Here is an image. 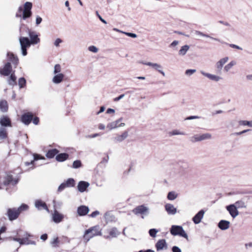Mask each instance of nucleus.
Instances as JSON below:
<instances>
[{"label":"nucleus","mask_w":252,"mask_h":252,"mask_svg":"<svg viewBox=\"0 0 252 252\" xmlns=\"http://www.w3.org/2000/svg\"><path fill=\"white\" fill-rule=\"evenodd\" d=\"M170 233L173 236H179L188 239V234L180 225H173L170 229Z\"/></svg>","instance_id":"nucleus-1"},{"label":"nucleus","mask_w":252,"mask_h":252,"mask_svg":"<svg viewBox=\"0 0 252 252\" xmlns=\"http://www.w3.org/2000/svg\"><path fill=\"white\" fill-rule=\"evenodd\" d=\"M19 39L22 55L25 56L28 54L27 48L30 47L32 44L28 37L20 36Z\"/></svg>","instance_id":"nucleus-2"},{"label":"nucleus","mask_w":252,"mask_h":252,"mask_svg":"<svg viewBox=\"0 0 252 252\" xmlns=\"http://www.w3.org/2000/svg\"><path fill=\"white\" fill-rule=\"evenodd\" d=\"M100 234V232L99 230L98 226H95L85 231L84 238L88 241L90 238Z\"/></svg>","instance_id":"nucleus-3"},{"label":"nucleus","mask_w":252,"mask_h":252,"mask_svg":"<svg viewBox=\"0 0 252 252\" xmlns=\"http://www.w3.org/2000/svg\"><path fill=\"white\" fill-rule=\"evenodd\" d=\"M212 138V135L209 133H206L202 134H195L190 137V141L192 143H196L203 140L210 139Z\"/></svg>","instance_id":"nucleus-4"},{"label":"nucleus","mask_w":252,"mask_h":252,"mask_svg":"<svg viewBox=\"0 0 252 252\" xmlns=\"http://www.w3.org/2000/svg\"><path fill=\"white\" fill-rule=\"evenodd\" d=\"M32 4L31 2L27 1L24 5V11L22 14V19L26 20L31 17L32 15Z\"/></svg>","instance_id":"nucleus-5"},{"label":"nucleus","mask_w":252,"mask_h":252,"mask_svg":"<svg viewBox=\"0 0 252 252\" xmlns=\"http://www.w3.org/2000/svg\"><path fill=\"white\" fill-rule=\"evenodd\" d=\"M26 31L30 36L29 41L32 45L37 44L40 42V38L35 32L31 31L28 28H26Z\"/></svg>","instance_id":"nucleus-6"},{"label":"nucleus","mask_w":252,"mask_h":252,"mask_svg":"<svg viewBox=\"0 0 252 252\" xmlns=\"http://www.w3.org/2000/svg\"><path fill=\"white\" fill-rule=\"evenodd\" d=\"M132 212L136 215L139 214L142 215V216L141 218L144 219V215H147L149 214V208L147 207L142 205L135 208L132 210Z\"/></svg>","instance_id":"nucleus-7"},{"label":"nucleus","mask_w":252,"mask_h":252,"mask_svg":"<svg viewBox=\"0 0 252 252\" xmlns=\"http://www.w3.org/2000/svg\"><path fill=\"white\" fill-rule=\"evenodd\" d=\"M18 235H19V236H22V235H20L19 233H18ZM22 236L25 237L23 238L13 237L12 238V239L13 241H16V242H18L21 245H25V244L29 245V242L30 241V240L29 239L28 237H31V235L30 234H29V233H28L27 232H25L24 234Z\"/></svg>","instance_id":"nucleus-8"},{"label":"nucleus","mask_w":252,"mask_h":252,"mask_svg":"<svg viewBox=\"0 0 252 252\" xmlns=\"http://www.w3.org/2000/svg\"><path fill=\"white\" fill-rule=\"evenodd\" d=\"M19 211L16 208L8 209L7 212V216L10 220H16L19 215Z\"/></svg>","instance_id":"nucleus-9"},{"label":"nucleus","mask_w":252,"mask_h":252,"mask_svg":"<svg viewBox=\"0 0 252 252\" xmlns=\"http://www.w3.org/2000/svg\"><path fill=\"white\" fill-rule=\"evenodd\" d=\"M228 57H224L221 58L216 63L215 67L218 72L220 73L221 72L223 65L228 61Z\"/></svg>","instance_id":"nucleus-10"},{"label":"nucleus","mask_w":252,"mask_h":252,"mask_svg":"<svg viewBox=\"0 0 252 252\" xmlns=\"http://www.w3.org/2000/svg\"><path fill=\"white\" fill-rule=\"evenodd\" d=\"M226 209L229 212L230 215L233 219L239 215V211L236 207L233 204L226 206Z\"/></svg>","instance_id":"nucleus-11"},{"label":"nucleus","mask_w":252,"mask_h":252,"mask_svg":"<svg viewBox=\"0 0 252 252\" xmlns=\"http://www.w3.org/2000/svg\"><path fill=\"white\" fill-rule=\"evenodd\" d=\"M157 251L166 250L168 248V245L165 239H160L158 241L155 245Z\"/></svg>","instance_id":"nucleus-12"},{"label":"nucleus","mask_w":252,"mask_h":252,"mask_svg":"<svg viewBox=\"0 0 252 252\" xmlns=\"http://www.w3.org/2000/svg\"><path fill=\"white\" fill-rule=\"evenodd\" d=\"M33 115L31 112H27L23 114L21 118V121L25 125H28L32 121Z\"/></svg>","instance_id":"nucleus-13"},{"label":"nucleus","mask_w":252,"mask_h":252,"mask_svg":"<svg viewBox=\"0 0 252 252\" xmlns=\"http://www.w3.org/2000/svg\"><path fill=\"white\" fill-rule=\"evenodd\" d=\"M12 71V65L9 62H7L5 64L3 68H0V73L1 75L7 76Z\"/></svg>","instance_id":"nucleus-14"},{"label":"nucleus","mask_w":252,"mask_h":252,"mask_svg":"<svg viewBox=\"0 0 252 252\" xmlns=\"http://www.w3.org/2000/svg\"><path fill=\"white\" fill-rule=\"evenodd\" d=\"M200 72L203 76L207 77L210 80L215 82H219L222 80L223 79L222 77H221L220 76L211 74L209 73H207L204 71H201Z\"/></svg>","instance_id":"nucleus-15"},{"label":"nucleus","mask_w":252,"mask_h":252,"mask_svg":"<svg viewBox=\"0 0 252 252\" xmlns=\"http://www.w3.org/2000/svg\"><path fill=\"white\" fill-rule=\"evenodd\" d=\"M64 218L63 215L60 213L57 210H55L52 214V220L56 223L62 222Z\"/></svg>","instance_id":"nucleus-16"},{"label":"nucleus","mask_w":252,"mask_h":252,"mask_svg":"<svg viewBox=\"0 0 252 252\" xmlns=\"http://www.w3.org/2000/svg\"><path fill=\"white\" fill-rule=\"evenodd\" d=\"M0 125L1 127H11L12 126L11 121L7 116H2L0 118Z\"/></svg>","instance_id":"nucleus-17"},{"label":"nucleus","mask_w":252,"mask_h":252,"mask_svg":"<svg viewBox=\"0 0 252 252\" xmlns=\"http://www.w3.org/2000/svg\"><path fill=\"white\" fill-rule=\"evenodd\" d=\"M142 63L146 65H148V66L152 67L156 70H158L163 76H165V73L161 69L162 67L160 64L157 63H152L151 62H146V63L142 62Z\"/></svg>","instance_id":"nucleus-18"},{"label":"nucleus","mask_w":252,"mask_h":252,"mask_svg":"<svg viewBox=\"0 0 252 252\" xmlns=\"http://www.w3.org/2000/svg\"><path fill=\"white\" fill-rule=\"evenodd\" d=\"M123 118H120L119 119L111 123V129L117 128L120 127H124L126 124L123 122Z\"/></svg>","instance_id":"nucleus-19"},{"label":"nucleus","mask_w":252,"mask_h":252,"mask_svg":"<svg viewBox=\"0 0 252 252\" xmlns=\"http://www.w3.org/2000/svg\"><path fill=\"white\" fill-rule=\"evenodd\" d=\"M89 208L88 206L81 205L77 208V213L80 216L86 215L89 212Z\"/></svg>","instance_id":"nucleus-20"},{"label":"nucleus","mask_w":252,"mask_h":252,"mask_svg":"<svg viewBox=\"0 0 252 252\" xmlns=\"http://www.w3.org/2000/svg\"><path fill=\"white\" fill-rule=\"evenodd\" d=\"M128 136V132L124 131L121 134L117 135L114 137V140L116 142H121L125 140Z\"/></svg>","instance_id":"nucleus-21"},{"label":"nucleus","mask_w":252,"mask_h":252,"mask_svg":"<svg viewBox=\"0 0 252 252\" xmlns=\"http://www.w3.org/2000/svg\"><path fill=\"white\" fill-rule=\"evenodd\" d=\"M205 212L201 210L199 211L192 218V220L195 224H198L200 222L201 220L203 218Z\"/></svg>","instance_id":"nucleus-22"},{"label":"nucleus","mask_w":252,"mask_h":252,"mask_svg":"<svg viewBox=\"0 0 252 252\" xmlns=\"http://www.w3.org/2000/svg\"><path fill=\"white\" fill-rule=\"evenodd\" d=\"M7 56L8 60L11 62L14 65L17 66L19 63V59L17 56L15 55L13 53L7 52Z\"/></svg>","instance_id":"nucleus-23"},{"label":"nucleus","mask_w":252,"mask_h":252,"mask_svg":"<svg viewBox=\"0 0 252 252\" xmlns=\"http://www.w3.org/2000/svg\"><path fill=\"white\" fill-rule=\"evenodd\" d=\"M18 182V179H14L13 176L12 175H8L6 178L4 182V184L5 185H8L11 184L12 185H15Z\"/></svg>","instance_id":"nucleus-24"},{"label":"nucleus","mask_w":252,"mask_h":252,"mask_svg":"<svg viewBox=\"0 0 252 252\" xmlns=\"http://www.w3.org/2000/svg\"><path fill=\"white\" fill-rule=\"evenodd\" d=\"M35 207L38 210L44 209L49 212V209L46 204L41 200H37L35 201Z\"/></svg>","instance_id":"nucleus-25"},{"label":"nucleus","mask_w":252,"mask_h":252,"mask_svg":"<svg viewBox=\"0 0 252 252\" xmlns=\"http://www.w3.org/2000/svg\"><path fill=\"white\" fill-rule=\"evenodd\" d=\"M89 183L87 182L83 181H80L77 186L78 190L81 192H83L86 190L87 188L89 187Z\"/></svg>","instance_id":"nucleus-26"},{"label":"nucleus","mask_w":252,"mask_h":252,"mask_svg":"<svg viewBox=\"0 0 252 252\" xmlns=\"http://www.w3.org/2000/svg\"><path fill=\"white\" fill-rule=\"evenodd\" d=\"M165 209L169 215H174L177 213V209L173 205L170 203L165 204Z\"/></svg>","instance_id":"nucleus-27"},{"label":"nucleus","mask_w":252,"mask_h":252,"mask_svg":"<svg viewBox=\"0 0 252 252\" xmlns=\"http://www.w3.org/2000/svg\"><path fill=\"white\" fill-rule=\"evenodd\" d=\"M193 33H194L195 35H196L197 36L205 37L207 38H209L213 40L218 41L220 42H221L220 39L211 36L209 35L205 34V33H203L202 32H201L199 31H194L193 32Z\"/></svg>","instance_id":"nucleus-28"},{"label":"nucleus","mask_w":252,"mask_h":252,"mask_svg":"<svg viewBox=\"0 0 252 252\" xmlns=\"http://www.w3.org/2000/svg\"><path fill=\"white\" fill-rule=\"evenodd\" d=\"M229 225L230 222L226 220H221L218 223V227L222 230L227 229Z\"/></svg>","instance_id":"nucleus-29"},{"label":"nucleus","mask_w":252,"mask_h":252,"mask_svg":"<svg viewBox=\"0 0 252 252\" xmlns=\"http://www.w3.org/2000/svg\"><path fill=\"white\" fill-rule=\"evenodd\" d=\"M64 76L63 73H58L56 74L52 79V82L54 84H59L63 81Z\"/></svg>","instance_id":"nucleus-30"},{"label":"nucleus","mask_w":252,"mask_h":252,"mask_svg":"<svg viewBox=\"0 0 252 252\" xmlns=\"http://www.w3.org/2000/svg\"><path fill=\"white\" fill-rule=\"evenodd\" d=\"M68 158V155L65 153L57 154L56 157V159L59 162H63Z\"/></svg>","instance_id":"nucleus-31"},{"label":"nucleus","mask_w":252,"mask_h":252,"mask_svg":"<svg viewBox=\"0 0 252 252\" xmlns=\"http://www.w3.org/2000/svg\"><path fill=\"white\" fill-rule=\"evenodd\" d=\"M233 204L234 205L237 209H244L247 207L246 203L243 200H238Z\"/></svg>","instance_id":"nucleus-32"},{"label":"nucleus","mask_w":252,"mask_h":252,"mask_svg":"<svg viewBox=\"0 0 252 252\" xmlns=\"http://www.w3.org/2000/svg\"><path fill=\"white\" fill-rule=\"evenodd\" d=\"M189 49V46L185 45L182 46L178 52V55L180 56H184Z\"/></svg>","instance_id":"nucleus-33"},{"label":"nucleus","mask_w":252,"mask_h":252,"mask_svg":"<svg viewBox=\"0 0 252 252\" xmlns=\"http://www.w3.org/2000/svg\"><path fill=\"white\" fill-rule=\"evenodd\" d=\"M59 150L57 149H53L48 150L46 154V156L47 158H52L55 157V155H57L59 153Z\"/></svg>","instance_id":"nucleus-34"},{"label":"nucleus","mask_w":252,"mask_h":252,"mask_svg":"<svg viewBox=\"0 0 252 252\" xmlns=\"http://www.w3.org/2000/svg\"><path fill=\"white\" fill-rule=\"evenodd\" d=\"M8 106L6 101L2 100L0 101V110L2 112H7L8 110Z\"/></svg>","instance_id":"nucleus-35"},{"label":"nucleus","mask_w":252,"mask_h":252,"mask_svg":"<svg viewBox=\"0 0 252 252\" xmlns=\"http://www.w3.org/2000/svg\"><path fill=\"white\" fill-rule=\"evenodd\" d=\"M237 64V63L234 60L231 61L228 64L225 65L224 67V70L225 72H228L232 67L235 65Z\"/></svg>","instance_id":"nucleus-36"},{"label":"nucleus","mask_w":252,"mask_h":252,"mask_svg":"<svg viewBox=\"0 0 252 252\" xmlns=\"http://www.w3.org/2000/svg\"><path fill=\"white\" fill-rule=\"evenodd\" d=\"M40 159H44L45 158L44 157H42L40 155L34 154H33V160H32L30 162H27L25 163V164L27 166L30 165L31 164H33L35 161H36Z\"/></svg>","instance_id":"nucleus-37"},{"label":"nucleus","mask_w":252,"mask_h":252,"mask_svg":"<svg viewBox=\"0 0 252 252\" xmlns=\"http://www.w3.org/2000/svg\"><path fill=\"white\" fill-rule=\"evenodd\" d=\"M6 129L4 127H0V140H3L7 137Z\"/></svg>","instance_id":"nucleus-38"},{"label":"nucleus","mask_w":252,"mask_h":252,"mask_svg":"<svg viewBox=\"0 0 252 252\" xmlns=\"http://www.w3.org/2000/svg\"><path fill=\"white\" fill-rule=\"evenodd\" d=\"M67 188L73 187L75 186V182L73 178H68L65 182H64Z\"/></svg>","instance_id":"nucleus-39"},{"label":"nucleus","mask_w":252,"mask_h":252,"mask_svg":"<svg viewBox=\"0 0 252 252\" xmlns=\"http://www.w3.org/2000/svg\"><path fill=\"white\" fill-rule=\"evenodd\" d=\"M169 135H170V136L178 135H186V133L185 132L180 131L178 129H174V130L170 131L169 133Z\"/></svg>","instance_id":"nucleus-40"},{"label":"nucleus","mask_w":252,"mask_h":252,"mask_svg":"<svg viewBox=\"0 0 252 252\" xmlns=\"http://www.w3.org/2000/svg\"><path fill=\"white\" fill-rule=\"evenodd\" d=\"M26 84V80L24 77H21L18 80V85L20 89L25 87Z\"/></svg>","instance_id":"nucleus-41"},{"label":"nucleus","mask_w":252,"mask_h":252,"mask_svg":"<svg viewBox=\"0 0 252 252\" xmlns=\"http://www.w3.org/2000/svg\"><path fill=\"white\" fill-rule=\"evenodd\" d=\"M177 197V194L174 191H170L167 195V198L170 200H174Z\"/></svg>","instance_id":"nucleus-42"},{"label":"nucleus","mask_w":252,"mask_h":252,"mask_svg":"<svg viewBox=\"0 0 252 252\" xmlns=\"http://www.w3.org/2000/svg\"><path fill=\"white\" fill-rule=\"evenodd\" d=\"M16 77L14 74H11L9 79L8 80V84L10 85H14L16 84Z\"/></svg>","instance_id":"nucleus-43"},{"label":"nucleus","mask_w":252,"mask_h":252,"mask_svg":"<svg viewBox=\"0 0 252 252\" xmlns=\"http://www.w3.org/2000/svg\"><path fill=\"white\" fill-rule=\"evenodd\" d=\"M103 220L106 224L110 222V211H107L104 215Z\"/></svg>","instance_id":"nucleus-44"},{"label":"nucleus","mask_w":252,"mask_h":252,"mask_svg":"<svg viewBox=\"0 0 252 252\" xmlns=\"http://www.w3.org/2000/svg\"><path fill=\"white\" fill-rule=\"evenodd\" d=\"M113 30L120 32L121 33H123L129 37H132V38H136L137 37V35L135 33H131V32H122L119 30H118L116 28L113 29Z\"/></svg>","instance_id":"nucleus-45"},{"label":"nucleus","mask_w":252,"mask_h":252,"mask_svg":"<svg viewBox=\"0 0 252 252\" xmlns=\"http://www.w3.org/2000/svg\"><path fill=\"white\" fill-rule=\"evenodd\" d=\"M23 11L24 8L22 6H19L18 9V11L16 14V17L17 18H21L22 19V14L23 13Z\"/></svg>","instance_id":"nucleus-46"},{"label":"nucleus","mask_w":252,"mask_h":252,"mask_svg":"<svg viewBox=\"0 0 252 252\" xmlns=\"http://www.w3.org/2000/svg\"><path fill=\"white\" fill-rule=\"evenodd\" d=\"M82 166V163L81 160H76L73 161L72 164V168L74 169L78 168Z\"/></svg>","instance_id":"nucleus-47"},{"label":"nucleus","mask_w":252,"mask_h":252,"mask_svg":"<svg viewBox=\"0 0 252 252\" xmlns=\"http://www.w3.org/2000/svg\"><path fill=\"white\" fill-rule=\"evenodd\" d=\"M158 232V231L157 229L155 228H152L149 230V233L151 237L155 238L156 237L157 233Z\"/></svg>","instance_id":"nucleus-48"},{"label":"nucleus","mask_w":252,"mask_h":252,"mask_svg":"<svg viewBox=\"0 0 252 252\" xmlns=\"http://www.w3.org/2000/svg\"><path fill=\"white\" fill-rule=\"evenodd\" d=\"M119 234L120 232L116 228L111 229V237H116Z\"/></svg>","instance_id":"nucleus-49"},{"label":"nucleus","mask_w":252,"mask_h":252,"mask_svg":"<svg viewBox=\"0 0 252 252\" xmlns=\"http://www.w3.org/2000/svg\"><path fill=\"white\" fill-rule=\"evenodd\" d=\"M61 66L59 64H56L54 66V74H58L59 72H61Z\"/></svg>","instance_id":"nucleus-50"},{"label":"nucleus","mask_w":252,"mask_h":252,"mask_svg":"<svg viewBox=\"0 0 252 252\" xmlns=\"http://www.w3.org/2000/svg\"><path fill=\"white\" fill-rule=\"evenodd\" d=\"M28 208V206L27 205L23 204L17 209L18 211H19L20 214L21 211L26 210Z\"/></svg>","instance_id":"nucleus-51"},{"label":"nucleus","mask_w":252,"mask_h":252,"mask_svg":"<svg viewBox=\"0 0 252 252\" xmlns=\"http://www.w3.org/2000/svg\"><path fill=\"white\" fill-rule=\"evenodd\" d=\"M238 124L239 126H249V121L247 120H240L238 121Z\"/></svg>","instance_id":"nucleus-52"},{"label":"nucleus","mask_w":252,"mask_h":252,"mask_svg":"<svg viewBox=\"0 0 252 252\" xmlns=\"http://www.w3.org/2000/svg\"><path fill=\"white\" fill-rule=\"evenodd\" d=\"M89 51L93 53H97L98 51V49L94 45H91L88 48Z\"/></svg>","instance_id":"nucleus-53"},{"label":"nucleus","mask_w":252,"mask_h":252,"mask_svg":"<svg viewBox=\"0 0 252 252\" xmlns=\"http://www.w3.org/2000/svg\"><path fill=\"white\" fill-rule=\"evenodd\" d=\"M196 69H187L185 71V74L186 75L190 76L196 72Z\"/></svg>","instance_id":"nucleus-54"},{"label":"nucleus","mask_w":252,"mask_h":252,"mask_svg":"<svg viewBox=\"0 0 252 252\" xmlns=\"http://www.w3.org/2000/svg\"><path fill=\"white\" fill-rule=\"evenodd\" d=\"M6 228L5 226H2L0 228V240L5 241V240H6V239H7L6 238H2L1 237V234L4 232L6 231Z\"/></svg>","instance_id":"nucleus-55"},{"label":"nucleus","mask_w":252,"mask_h":252,"mask_svg":"<svg viewBox=\"0 0 252 252\" xmlns=\"http://www.w3.org/2000/svg\"><path fill=\"white\" fill-rule=\"evenodd\" d=\"M59 239L58 237H56L54 239L53 241L51 242V244L52 245L53 247H57L58 244L59 243Z\"/></svg>","instance_id":"nucleus-56"},{"label":"nucleus","mask_w":252,"mask_h":252,"mask_svg":"<svg viewBox=\"0 0 252 252\" xmlns=\"http://www.w3.org/2000/svg\"><path fill=\"white\" fill-rule=\"evenodd\" d=\"M67 188L65 185V184L63 183H62L58 189V192H61L63 191L65 188Z\"/></svg>","instance_id":"nucleus-57"},{"label":"nucleus","mask_w":252,"mask_h":252,"mask_svg":"<svg viewBox=\"0 0 252 252\" xmlns=\"http://www.w3.org/2000/svg\"><path fill=\"white\" fill-rule=\"evenodd\" d=\"M250 131H251V129H245L241 131L236 132L235 133V135H237V136L240 135L241 134H243L244 133H245L248 132Z\"/></svg>","instance_id":"nucleus-58"},{"label":"nucleus","mask_w":252,"mask_h":252,"mask_svg":"<svg viewBox=\"0 0 252 252\" xmlns=\"http://www.w3.org/2000/svg\"><path fill=\"white\" fill-rule=\"evenodd\" d=\"M100 213L98 211H95L93 212L92 213H91L90 215H89V216L92 218H95Z\"/></svg>","instance_id":"nucleus-59"},{"label":"nucleus","mask_w":252,"mask_h":252,"mask_svg":"<svg viewBox=\"0 0 252 252\" xmlns=\"http://www.w3.org/2000/svg\"><path fill=\"white\" fill-rule=\"evenodd\" d=\"M63 42L62 40L60 38H57L56 39V40L54 42V45L56 47L59 46V45L60 43H61Z\"/></svg>","instance_id":"nucleus-60"},{"label":"nucleus","mask_w":252,"mask_h":252,"mask_svg":"<svg viewBox=\"0 0 252 252\" xmlns=\"http://www.w3.org/2000/svg\"><path fill=\"white\" fill-rule=\"evenodd\" d=\"M228 45L230 47L233 48L237 49L240 50H242V49H243L241 47H240L237 45L234 44H229Z\"/></svg>","instance_id":"nucleus-61"},{"label":"nucleus","mask_w":252,"mask_h":252,"mask_svg":"<svg viewBox=\"0 0 252 252\" xmlns=\"http://www.w3.org/2000/svg\"><path fill=\"white\" fill-rule=\"evenodd\" d=\"M179 42L178 40L173 41L169 45L170 47H175L179 44Z\"/></svg>","instance_id":"nucleus-62"},{"label":"nucleus","mask_w":252,"mask_h":252,"mask_svg":"<svg viewBox=\"0 0 252 252\" xmlns=\"http://www.w3.org/2000/svg\"><path fill=\"white\" fill-rule=\"evenodd\" d=\"M42 21V18L39 16H37L36 17V25H39L41 23Z\"/></svg>","instance_id":"nucleus-63"},{"label":"nucleus","mask_w":252,"mask_h":252,"mask_svg":"<svg viewBox=\"0 0 252 252\" xmlns=\"http://www.w3.org/2000/svg\"><path fill=\"white\" fill-rule=\"evenodd\" d=\"M172 251L173 252H182L181 250L177 246H173Z\"/></svg>","instance_id":"nucleus-64"}]
</instances>
